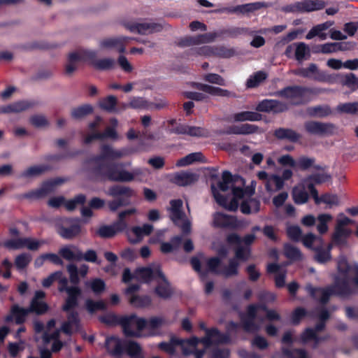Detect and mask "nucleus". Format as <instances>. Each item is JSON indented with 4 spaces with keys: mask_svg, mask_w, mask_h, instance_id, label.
I'll return each mask as SVG.
<instances>
[{
    "mask_svg": "<svg viewBox=\"0 0 358 358\" xmlns=\"http://www.w3.org/2000/svg\"><path fill=\"white\" fill-rule=\"evenodd\" d=\"M146 319L138 317L134 313L129 315H122L121 318V327L123 334L126 337H141V331L146 328Z\"/></svg>",
    "mask_w": 358,
    "mask_h": 358,
    "instance_id": "nucleus-9",
    "label": "nucleus"
},
{
    "mask_svg": "<svg viewBox=\"0 0 358 358\" xmlns=\"http://www.w3.org/2000/svg\"><path fill=\"white\" fill-rule=\"evenodd\" d=\"M155 281L157 286L154 292L156 295L162 299H170L174 291L163 272H158V278Z\"/></svg>",
    "mask_w": 358,
    "mask_h": 358,
    "instance_id": "nucleus-21",
    "label": "nucleus"
},
{
    "mask_svg": "<svg viewBox=\"0 0 358 358\" xmlns=\"http://www.w3.org/2000/svg\"><path fill=\"white\" fill-rule=\"evenodd\" d=\"M235 50L224 45L213 46V56L220 58H231L235 55Z\"/></svg>",
    "mask_w": 358,
    "mask_h": 358,
    "instance_id": "nucleus-58",
    "label": "nucleus"
},
{
    "mask_svg": "<svg viewBox=\"0 0 358 358\" xmlns=\"http://www.w3.org/2000/svg\"><path fill=\"white\" fill-rule=\"evenodd\" d=\"M45 297V293L42 290L36 291L28 307L30 313L37 315H44L49 310L48 303L43 301Z\"/></svg>",
    "mask_w": 358,
    "mask_h": 358,
    "instance_id": "nucleus-19",
    "label": "nucleus"
},
{
    "mask_svg": "<svg viewBox=\"0 0 358 358\" xmlns=\"http://www.w3.org/2000/svg\"><path fill=\"white\" fill-rule=\"evenodd\" d=\"M296 76L308 78L319 83L334 84L337 83L338 75L329 74L327 71L320 70L315 63H310L306 68L300 67L292 71Z\"/></svg>",
    "mask_w": 358,
    "mask_h": 358,
    "instance_id": "nucleus-7",
    "label": "nucleus"
},
{
    "mask_svg": "<svg viewBox=\"0 0 358 358\" xmlns=\"http://www.w3.org/2000/svg\"><path fill=\"white\" fill-rule=\"evenodd\" d=\"M334 126L331 123H324L317 121H306L304 123L306 131L312 135L324 136L331 134Z\"/></svg>",
    "mask_w": 358,
    "mask_h": 358,
    "instance_id": "nucleus-18",
    "label": "nucleus"
},
{
    "mask_svg": "<svg viewBox=\"0 0 358 358\" xmlns=\"http://www.w3.org/2000/svg\"><path fill=\"white\" fill-rule=\"evenodd\" d=\"M117 104V99L114 95H109L106 97L101 99L99 101V107L108 113H115L117 112L116 106Z\"/></svg>",
    "mask_w": 358,
    "mask_h": 358,
    "instance_id": "nucleus-42",
    "label": "nucleus"
},
{
    "mask_svg": "<svg viewBox=\"0 0 358 358\" xmlns=\"http://www.w3.org/2000/svg\"><path fill=\"white\" fill-rule=\"evenodd\" d=\"M352 234V229L336 225L332 234V242L336 246L343 247L347 244L348 239Z\"/></svg>",
    "mask_w": 358,
    "mask_h": 358,
    "instance_id": "nucleus-30",
    "label": "nucleus"
},
{
    "mask_svg": "<svg viewBox=\"0 0 358 358\" xmlns=\"http://www.w3.org/2000/svg\"><path fill=\"white\" fill-rule=\"evenodd\" d=\"M50 166L48 165L32 166L24 171L21 173L20 177L31 178L38 176L45 171L50 170Z\"/></svg>",
    "mask_w": 358,
    "mask_h": 358,
    "instance_id": "nucleus-44",
    "label": "nucleus"
},
{
    "mask_svg": "<svg viewBox=\"0 0 358 358\" xmlns=\"http://www.w3.org/2000/svg\"><path fill=\"white\" fill-rule=\"evenodd\" d=\"M203 155L201 152H192L178 159L176 166L178 167L186 166L196 162H203Z\"/></svg>",
    "mask_w": 358,
    "mask_h": 358,
    "instance_id": "nucleus-43",
    "label": "nucleus"
},
{
    "mask_svg": "<svg viewBox=\"0 0 358 358\" xmlns=\"http://www.w3.org/2000/svg\"><path fill=\"white\" fill-rule=\"evenodd\" d=\"M267 78V74L262 71H259L250 76L246 82L248 88H255L263 83Z\"/></svg>",
    "mask_w": 358,
    "mask_h": 358,
    "instance_id": "nucleus-46",
    "label": "nucleus"
},
{
    "mask_svg": "<svg viewBox=\"0 0 358 358\" xmlns=\"http://www.w3.org/2000/svg\"><path fill=\"white\" fill-rule=\"evenodd\" d=\"M256 239L255 234H248L241 238L236 233H231L227 236L226 241L229 245H240L241 243L244 244V247H250Z\"/></svg>",
    "mask_w": 358,
    "mask_h": 358,
    "instance_id": "nucleus-33",
    "label": "nucleus"
},
{
    "mask_svg": "<svg viewBox=\"0 0 358 358\" xmlns=\"http://www.w3.org/2000/svg\"><path fill=\"white\" fill-rule=\"evenodd\" d=\"M213 225L215 228L238 229L243 227V221L238 220L236 216L217 212L213 215Z\"/></svg>",
    "mask_w": 358,
    "mask_h": 358,
    "instance_id": "nucleus-15",
    "label": "nucleus"
},
{
    "mask_svg": "<svg viewBox=\"0 0 358 358\" xmlns=\"http://www.w3.org/2000/svg\"><path fill=\"white\" fill-rule=\"evenodd\" d=\"M106 308V304L103 300L94 301L89 299L85 301V308L90 314H93L98 310H105Z\"/></svg>",
    "mask_w": 358,
    "mask_h": 358,
    "instance_id": "nucleus-56",
    "label": "nucleus"
},
{
    "mask_svg": "<svg viewBox=\"0 0 358 358\" xmlns=\"http://www.w3.org/2000/svg\"><path fill=\"white\" fill-rule=\"evenodd\" d=\"M97 53L94 50H83L80 52H73L68 56V63L65 66V73L71 76L76 69V64L80 61H88L94 69L99 71H108L115 67V62L111 58L96 59Z\"/></svg>",
    "mask_w": 358,
    "mask_h": 358,
    "instance_id": "nucleus-3",
    "label": "nucleus"
},
{
    "mask_svg": "<svg viewBox=\"0 0 358 358\" xmlns=\"http://www.w3.org/2000/svg\"><path fill=\"white\" fill-rule=\"evenodd\" d=\"M44 241H40L31 238H20L15 240H9L5 243V246L8 248L19 249L27 248L30 250H38Z\"/></svg>",
    "mask_w": 358,
    "mask_h": 358,
    "instance_id": "nucleus-20",
    "label": "nucleus"
},
{
    "mask_svg": "<svg viewBox=\"0 0 358 358\" xmlns=\"http://www.w3.org/2000/svg\"><path fill=\"white\" fill-rule=\"evenodd\" d=\"M53 188L54 186L52 185L51 180L46 181L43 183L42 187L41 188L37 189L36 190H31L22 194L17 195L16 198L18 199H41L45 196L47 194L51 192L53 190Z\"/></svg>",
    "mask_w": 358,
    "mask_h": 358,
    "instance_id": "nucleus-27",
    "label": "nucleus"
},
{
    "mask_svg": "<svg viewBox=\"0 0 358 358\" xmlns=\"http://www.w3.org/2000/svg\"><path fill=\"white\" fill-rule=\"evenodd\" d=\"M314 260L319 264H326L331 261L332 257L331 253L328 252L324 249V241L322 238H319V243L315 245L313 248Z\"/></svg>",
    "mask_w": 358,
    "mask_h": 358,
    "instance_id": "nucleus-31",
    "label": "nucleus"
},
{
    "mask_svg": "<svg viewBox=\"0 0 358 358\" xmlns=\"http://www.w3.org/2000/svg\"><path fill=\"white\" fill-rule=\"evenodd\" d=\"M136 213L135 208H131L119 213L117 220L112 225H102L96 231V235L103 238L114 237L117 233L123 232L127 229V222L125 218L128 215H134Z\"/></svg>",
    "mask_w": 358,
    "mask_h": 358,
    "instance_id": "nucleus-8",
    "label": "nucleus"
},
{
    "mask_svg": "<svg viewBox=\"0 0 358 358\" xmlns=\"http://www.w3.org/2000/svg\"><path fill=\"white\" fill-rule=\"evenodd\" d=\"M29 314L30 311L28 308H22L17 304H14L10 308V315L6 317V320L10 322L14 319L17 324H22L25 322Z\"/></svg>",
    "mask_w": 358,
    "mask_h": 358,
    "instance_id": "nucleus-28",
    "label": "nucleus"
},
{
    "mask_svg": "<svg viewBox=\"0 0 358 358\" xmlns=\"http://www.w3.org/2000/svg\"><path fill=\"white\" fill-rule=\"evenodd\" d=\"M85 285L92 289L95 295L102 294L106 287L104 280L98 278H94L90 282H87Z\"/></svg>",
    "mask_w": 358,
    "mask_h": 358,
    "instance_id": "nucleus-51",
    "label": "nucleus"
},
{
    "mask_svg": "<svg viewBox=\"0 0 358 358\" xmlns=\"http://www.w3.org/2000/svg\"><path fill=\"white\" fill-rule=\"evenodd\" d=\"M292 194L294 202L297 205L306 203L309 199V194L304 185L294 187Z\"/></svg>",
    "mask_w": 358,
    "mask_h": 358,
    "instance_id": "nucleus-38",
    "label": "nucleus"
},
{
    "mask_svg": "<svg viewBox=\"0 0 358 358\" xmlns=\"http://www.w3.org/2000/svg\"><path fill=\"white\" fill-rule=\"evenodd\" d=\"M239 263L235 259H230L229 264L221 272L225 277L237 275L238 273Z\"/></svg>",
    "mask_w": 358,
    "mask_h": 358,
    "instance_id": "nucleus-62",
    "label": "nucleus"
},
{
    "mask_svg": "<svg viewBox=\"0 0 358 358\" xmlns=\"http://www.w3.org/2000/svg\"><path fill=\"white\" fill-rule=\"evenodd\" d=\"M94 108L90 104H83L72 109L71 115L73 119H81L90 114H92Z\"/></svg>",
    "mask_w": 358,
    "mask_h": 358,
    "instance_id": "nucleus-47",
    "label": "nucleus"
},
{
    "mask_svg": "<svg viewBox=\"0 0 358 358\" xmlns=\"http://www.w3.org/2000/svg\"><path fill=\"white\" fill-rule=\"evenodd\" d=\"M199 327L200 329L204 331L206 333L205 336L203 338H208L209 340V343L206 344V348H209L215 345L226 344L230 342L229 334L222 333L216 327L207 328L203 322H200Z\"/></svg>",
    "mask_w": 358,
    "mask_h": 358,
    "instance_id": "nucleus-12",
    "label": "nucleus"
},
{
    "mask_svg": "<svg viewBox=\"0 0 358 358\" xmlns=\"http://www.w3.org/2000/svg\"><path fill=\"white\" fill-rule=\"evenodd\" d=\"M199 179L196 173L189 171H180L174 173L170 179V181L180 187H185L196 182Z\"/></svg>",
    "mask_w": 358,
    "mask_h": 358,
    "instance_id": "nucleus-23",
    "label": "nucleus"
},
{
    "mask_svg": "<svg viewBox=\"0 0 358 358\" xmlns=\"http://www.w3.org/2000/svg\"><path fill=\"white\" fill-rule=\"evenodd\" d=\"M123 108L148 109L151 103L143 97L133 96L130 98L128 103H122Z\"/></svg>",
    "mask_w": 358,
    "mask_h": 358,
    "instance_id": "nucleus-39",
    "label": "nucleus"
},
{
    "mask_svg": "<svg viewBox=\"0 0 358 358\" xmlns=\"http://www.w3.org/2000/svg\"><path fill=\"white\" fill-rule=\"evenodd\" d=\"M76 251L71 250L69 246H64L59 249V255L66 260L79 262L78 256L80 255V250L75 247Z\"/></svg>",
    "mask_w": 358,
    "mask_h": 358,
    "instance_id": "nucleus-54",
    "label": "nucleus"
},
{
    "mask_svg": "<svg viewBox=\"0 0 358 358\" xmlns=\"http://www.w3.org/2000/svg\"><path fill=\"white\" fill-rule=\"evenodd\" d=\"M325 3L322 0H303L282 7L285 13H310L320 10L324 8Z\"/></svg>",
    "mask_w": 358,
    "mask_h": 358,
    "instance_id": "nucleus-11",
    "label": "nucleus"
},
{
    "mask_svg": "<svg viewBox=\"0 0 358 358\" xmlns=\"http://www.w3.org/2000/svg\"><path fill=\"white\" fill-rule=\"evenodd\" d=\"M274 136L278 140H287L292 143H297L301 138L300 134L289 128H278L274 131Z\"/></svg>",
    "mask_w": 358,
    "mask_h": 358,
    "instance_id": "nucleus-34",
    "label": "nucleus"
},
{
    "mask_svg": "<svg viewBox=\"0 0 358 358\" xmlns=\"http://www.w3.org/2000/svg\"><path fill=\"white\" fill-rule=\"evenodd\" d=\"M34 106V103L29 101H19L5 106L1 108L3 113H20Z\"/></svg>",
    "mask_w": 358,
    "mask_h": 358,
    "instance_id": "nucleus-35",
    "label": "nucleus"
},
{
    "mask_svg": "<svg viewBox=\"0 0 358 358\" xmlns=\"http://www.w3.org/2000/svg\"><path fill=\"white\" fill-rule=\"evenodd\" d=\"M258 129V126L245 123L241 125L234 124L229 126L225 129L219 131L218 134L220 135H249L257 133Z\"/></svg>",
    "mask_w": 358,
    "mask_h": 358,
    "instance_id": "nucleus-22",
    "label": "nucleus"
},
{
    "mask_svg": "<svg viewBox=\"0 0 358 358\" xmlns=\"http://www.w3.org/2000/svg\"><path fill=\"white\" fill-rule=\"evenodd\" d=\"M129 303L135 307L144 308L149 306L152 303V300L148 295H132L129 299Z\"/></svg>",
    "mask_w": 358,
    "mask_h": 358,
    "instance_id": "nucleus-52",
    "label": "nucleus"
},
{
    "mask_svg": "<svg viewBox=\"0 0 358 358\" xmlns=\"http://www.w3.org/2000/svg\"><path fill=\"white\" fill-rule=\"evenodd\" d=\"M153 231V226L150 224H144L142 227L134 226L127 229L124 231L128 241L131 244H136L140 243L144 236H149Z\"/></svg>",
    "mask_w": 358,
    "mask_h": 358,
    "instance_id": "nucleus-16",
    "label": "nucleus"
},
{
    "mask_svg": "<svg viewBox=\"0 0 358 358\" xmlns=\"http://www.w3.org/2000/svg\"><path fill=\"white\" fill-rule=\"evenodd\" d=\"M125 27L131 32L142 35L159 32L163 29L161 24L156 22L127 23Z\"/></svg>",
    "mask_w": 358,
    "mask_h": 358,
    "instance_id": "nucleus-17",
    "label": "nucleus"
},
{
    "mask_svg": "<svg viewBox=\"0 0 358 358\" xmlns=\"http://www.w3.org/2000/svg\"><path fill=\"white\" fill-rule=\"evenodd\" d=\"M282 352L287 358H308L306 351L303 349L295 348L291 350L282 348Z\"/></svg>",
    "mask_w": 358,
    "mask_h": 358,
    "instance_id": "nucleus-63",
    "label": "nucleus"
},
{
    "mask_svg": "<svg viewBox=\"0 0 358 358\" xmlns=\"http://www.w3.org/2000/svg\"><path fill=\"white\" fill-rule=\"evenodd\" d=\"M86 201V196L83 194H80L74 196L72 199L66 201L64 203L65 208L69 211H73L78 205H83Z\"/></svg>",
    "mask_w": 358,
    "mask_h": 358,
    "instance_id": "nucleus-60",
    "label": "nucleus"
},
{
    "mask_svg": "<svg viewBox=\"0 0 358 358\" xmlns=\"http://www.w3.org/2000/svg\"><path fill=\"white\" fill-rule=\"evenodd\" d=\"M66 292L67 293V297L62 309L63 311L68 313L78 306V301L82 294V290L78 286H71Z\"/></svg>",
    "mask_w": 358,
    "mask_h": 358,
    "instance_id": "nucleus-24",
    "label": "nucleus"
},
{
    "mask_svg": "<svg viewBox=\"0 0 358 358\" xmlns=\"http://www.w3.org/2000/svg\"><path fill=\"white\" fill-rule=\"evenodd\" d=\"M331 179V176L327 173H313L305 178V182H313L316 185L324 183Z\"/></svg>",
    "mask_w": 358,
    "mask_h": 358,
    "instance_id": "nucleus-64",
    "label": "nucleus"
},
{
    "mask_svg": "<svg viewBox=\"0 0 358 358\" xmlns=\"http://www.w3.org/2000/svg\"><path fill=\"white\" fill-rule=\"evenodd\" d=\"M107 194L114 198L108 202V207L111 212H115L121 207L131 205V198L136 196V192L129 186L114 185L108 188Z\"/></svg>",
    "mask_w": 358,
    "mask_h": 358,
    "instance_id": "nucleus-4",
    "label": "nucleus"
},
{
    "mask_svg": "<svg viewBox=\"0 0 358 358\" xmlns=\"http://www.w3.org/2000/svg\"><path fill=\"white\" fill-rule=\"evenodd\" d=\"M124 340L110 336L106 340V350L114 357H119L123 354Z\"/></svg>",
    "mask_w": 358,
    "mask_h": 358,
    "instance_id": "nucleus-32",
    "label": "nucleus"
},
{
    "mask_svg": "<svg viewBox=\"0 0 358 358\" xmlns=\"http://www.w3.org/2000/svg\"><path fill=\"white\" fill-rule=\"evenodd\" d=\"M257 317L256 306L252 304L247 306L246 313L240 314L241 324L246 332H257L259 330V325L255 322Z\"/></svg>",
    "mask_w": 358,
    "mask_h": 358,
    "instance_id": "nucleus-14",
    "label": "nucleus"
},
{
    "mask_svg": "<svg viewBox=\"0 0 358 358\" xmlns=\"http://www.w3.org/2000/svg\"><path fill=\"white\" fill-rule=\"evenodd\" d=\"M329 28L327 22L317 24L313 27L309 32L307 34L306 39H312L315 36H319L320 39L324 40L327 38V34L322 31L327 30Z\"/></svg>",
    "mask_w": 358,
    "mask_h": 358,
    "instance_id": "nucleus-48",
    "label": "nucleus"
},
{
    "mask_svg": "<svg viewBox=\"0 0 358 358\" xmlns=\"http://www.w3.org/2000/svg\"><path fill=\"white\" fill-rule=\"evenodd\" d=\"M124 352L131 358H136L142 354V348L136 341L124 340L123 353Z\"/></svg>",
    "mask_w": 358,
    "mask_h": 358,
    "instance_id": "nucleus-37",
    "label": "nucleus"
},
{
    "mask_svg": "<svg viewBox=\"0 0 358 358\" xmlns=\"http://www.w3.org/2000/svg\"><path fill=\"white\" fill-rule=\"evenodd\" d=\"M338 75L337 79L341 77L340 83L342 85L348 87L352 92L358 90V78L355 73H348L343 76Z\"/></svg>",
    "mask_w": 358,
    "mask_h": 358,
    "instance_id": "nucleus-41",
    "label": "nucleus"
},
{
    "mask_svg": "<svg viewBox=\"0 0 358 358\" xmlns=\"http://www.w3.org/2000/svg\"><path fill=\"white\" fill-rule=\"evenodd\" d=\"M83 153L81 150H77L65 153L48 155L45 157V159L51 162H59L66 158H73Z\"/></svg>",
    "mask_w": 358,
    "mask_h": 358,
    "instance_id": "nucleus-55",
    "label": "nucleus"
},
{
    "mask_svg": "<svg viewBox=\"0 0 358 358\" xmlns=\"http://www.w3.org/2000/svg\"><path fill=\"white\" fill-rule=\"evenodd\" d=\"M313 94L314 89L301 85H289L275 92L274 95L289 100L293 106L305 105L310 99L306 94Z\"/></svg>",
    "mask_w": 358,
    "mask_h": 358,
    "instance_id": "nucleus-6",
    "label": "nucleus"
},
{
    "mask_svg": "<svg viewBox=\"0 0 358 358\" xmlns=\"http://www.w3.org/2000/svg\"><path fill=\"white\" fill-rule=\"evenodd\" d=\"M255 109L257 112L278 114L287 111L289 106L287 103L280 100L266 99L259 101Z\"/></svg>",
    "mask_w": 358,
    "mask_h": 358,
    "instance_id": "nucleus-13",
    "label": "nucleus"
},
{
    "mask_svg": "<svg viewBox=\"0 0 358 358\" xmlns=\"http://www.w3.org/2000/svg\"><path fill=\"white\" fill-rule=\"evenodd\" d=\"M268 6V3L264 1H257L254 3H248L245 4L238 5L239 14L252 13L262 8H267Z\"/></svg>",
    "mask_w": 358,
    "mask_h": 358,
    "instance_id": "nucleus-45",
    "label": "nucleus"
},
{
    "mask_svg": "<svg viewBox=\"0 0 358 358\" xmlns=\"http://www.w3.org/2000/svg\"><path fill=\"white\" fill-rule=\"evenodd\" d=\"M353 266H351L345 257L341 258L337 264V269L339 275L335 278L334 285L325 287H315L311 284L306 286V290L313 299H317L316 294L320 292L321 297L320 302L326 304L333 295L340 296H349L355 294V289L350 286V278L349 273L352 271Z\"/></svg>",
    "mask_w": 358,
    "mask_h": 358,
    "instance_id": "nucleus-2",
    "label": "nucleus"
},
{
    "mask_svg": "<svg viewBox=\"0 0 358 358\" xmlns=\"http://www.w3.org/2000/svg\"><path fill=\"white\" fill-rule=\"evenodd\" d=\"M333 219L330 214H320L317 216L318 224L317 229L320 234H324L328 231V222Z\"/></svg>",
    "mask_w": 358,
    "mask_h": 358,
    "instance_id": "nucleus-59",
    "label": "nucleus"
},
{
    "mask_svg": "<svg viewBox=\"0 0 358 358\" xmlns=\"http://www.w3.org/2000/svg\"><path fill=\"white\" fill-rule=\"evenodd\" d=\"M170 219L175 225H178V221H180L185 217V214L182 210V201L180 199H172L170 201Z\"/></svg>",
    "mask_w": 358,
    "mask_h": 358,
    "instance_id": "nucleus-29",
    "label": "nucleus"
},
{
    "mask_svg": "<svg viewBox=\"0 0 358 358\" xmlns=\"http://www.w3.org/2000/svg\"><path fill=\"white\" fill-rule=\"evenodd\" d=\"M193 86L198 90L208 93L213 96L221 97H236V95L234 92H230L228 90L220 88L219 87H214L201 83H194Z\"/></svg>",
    "mask_w": 358,
    "mask_h": 358,
    "instance_id": "nucleus-25",
    "label": "nucleus"
},
{
    "mask_svg": "<svg viewBox=\"0 0 358 358\" xmlns=\"http://www.w3.org/2000/svg\"><path fill=\"white\" fill-rule=\"evenodd\" d=\"M284 255L292 261H299L302 259V254L300 250L289 243L284 245Z\"/></svg>",
    "mask_w": 358,
    "mask_h": 358,
    "instance_id": "nucleus-49",
    "label": "nucleus"
},
{
    "mask_svg": "<svg viewBox=\"0 0 358 358\" xmlns=\"http://www.w3.org/2000/svg\"><path fill=\"white\" fill-rule=\"evenodd\" d=\"M173 341L181 347L184 356L194 355V358H203L208 349L206 348V344L209 343L208 338H199L195 336L186 339H173Z\"/></svg>",
    "mask_w": 358,
    "mask_h": 358,
    "instance_id": "nucleus-5",
    "label": "nucleus"
},
{
    "mask_svg": "<svg viewBox=\"0 0 358 358\" xmlns=\"http://www.w3.org/2000/svg\"><path fill=\"white\" fill-rule=\"evenodd\" d=\"M158 272H162L159 267L152 268L149 266L137 268L135 270L136 278L143 283H150L158 278Z\"/></svg>",
    "mask_w": 358,
    "mask_h": 358,
    "instance_id": "nucleus-26",
    "label": "nucleus"
},
{
    "mask_svg": "<svg viewBox=\"0 0 358 358\" xmlns=\"http://www.w3.org/2000/svg\"><path fill=\"white\" fill-rule=\"evenodd\" d=\"M251 255V248L250 247H244L241 245H238V246L234 250V258L236 261L241 262H247Z\"/></svg>",
    "mask_w": 358,
    "mask_h": 358,
    "instance_id": "nucleus-53",
    "label": "nucleus"
},
{
    "mask_svg": "<svg viewBox=\"0 0 358 358\" xmlns=\"http://www.w3.org/2000/svg\"><path fill=\"white\" fill-rule=\"evenodd\" d=\"M337 110L341 113L358 115V101L341 103Z\"/></svg>",
    "mask_w": 358,
    "mask_h": 358,
    "instance_id": "nucleus-57",
    "label": "nucleus"
},
{
    "mask_svg": "<svg viewBox=\"0 0 358 358\" xmlns=\"http://www.w3.org/2000/svg\"><path fill=\"white\" fill-rule=\"evenodd\" d=\"M124 153L122 150H115L109 145L101 147V153L91 157L87 160L89 164H93L92 173L96 177L113 182H129L135 180L136 176L142 174L140 168H136L132 171L125 170L122 162H104L105 159H117L122 157Z\"/></svg>",
    "mask_w": 358,
    "mask_h": 358,
    "instance_id": "nucleus-1",
    "label": "nucleus"
},
{
    "mask_svg": "<svg viewBox=\"0 0 358 358\" xmlns=\"http://www.w3.org/2000/svg\"><path fill=\"white\" fill-rule=\"evenodd\" d=\"M294 45L296 46L294 57L298 63L301 64L303 61L310 59V50L305 43L299 42Z\"/></svg>",
    "mask_w": 358,
    "mask_h": 358,
    "instance_id": "nucleus-36",
    "label": "nucleus"
},
{
    "mask_svg": "<svg viewBox=\"0 0 358 358\" xmlns=\"http://www.w3.org/2000/svg\"><path fill=\"white\" fill-rule=\"evenodd\" d=\"M247 32V29L243 27H231L229 28H224L218 31L219 36H226L230 38H236L240 35L244 34Z\"/></svg>",
    "mask_w": 358,
    "mask_h": 358,
    "instance_id": "nucleus-50",
    "label": "nucleus"
},
{
    "mask_svg": "<svg viewBox=\"0 0 358 358\" xmlns=\"http://www.w3.org/2000/svg\"><path fill=\"white\" fill-rule=\"evenodd\" d=\"M81 220L77 217L66 218L62 224L56 225L58 235L65 240H72L82 232Z\"/></svg>",
    "mask_w": 358,
    "mask_h": 358,
    "instance_id": "nucleus-10",
    "label": "nucleus"
},
{
    "mask_svg": "<svg viewBox=\"0 0 358 358\" xmlns=\"http://www.w3.org/2000/svg\"><path fill=\"white\" fill-rule=\"evenodd\" d=\"M235 122L244 121H260L262 120V115L258 112L254 111H242L234 115Z\"/></svg>",
    "mask_w": 358,
    "mask_h": 358,
    "instance_id": "nucleus-40",
    "label": "nucleus"
},
{
    "mask_svg": "<svg viewBox=\"0 0 358 358\" xmlns=\"http://www.w3.org/2000/svg\"><path fill=\"white\" fill-rule=\"evenodd\" d=\"M164 323V320L160 317H152L147 320L146 328L150 331V336H155V330L160 328Z\"/></svg>",
    "mask_w": 358,
    "mask_h": 358,
    "instance_id": "nucleus-61",
    "label": "nucleus"
}]
</instances>
